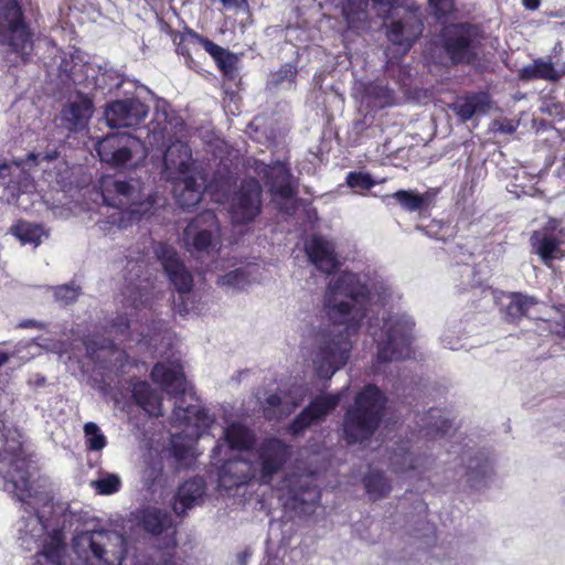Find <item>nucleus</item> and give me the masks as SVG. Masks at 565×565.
I'll return each instance as SVG.
<instances>
[{
	"label": "nucleus",
	"mask_w": 565,
	"mask_h": 565,
	"mask_svg": "<svg viewBox=\"0 0 565 565\" xmlns=\"http://www.w3.org/2000/svg\"><path fill=\"white\" fill-rule=\"evenodd\" d=\"M24 459L4 457L0 476L21 502L22 515L15 524V540L25 551H35L34 565H66V532L78 521L65 503L53 502L44 480L29 481Z\"/></svg>",
	"instance_id": "f257e3e1"
},
{
	"label": "nucleus",
	"mask_w": 565,
	"mask_h": 565,
	"mask_svg": "<svg viewBox=\"0 0 565 565\" xmlns=\"http://www.w3.org/2000/svg\"><path fill=\"white\" fill-rule=\"evenodd\" d=\"M365 274L342 271L333 277L324 296V307L334 330L321 333L312 353V365L318 377L331 379L348 361L352 349L351 338L375 308L384 306L386 288L371 290Z\"/></svg>",
	"instance_id": "f03ea898"
},
{
	"label": "nucleus",
	"mask_w": 565,
	"mask_h": 565,
	"mask_svg": "<svg viewBox=\"0 0 565 565\" xmlns=\"http://www.w3.org/2000/svg\"><path fill=\"white\" fill-rule=\"evenodd\" d=\"M151 379L168 395L182 396L173 409L174 425L182 428V434L172 435L171 446L178 460L193 458L195 456L194 444L210 428L212 418L199 404L190 403L184 406L186 397L191 401H194L195 397L186 383L183 367L179 361L157 363L152 369Z\"/></svg>",
	"instance_id": "7ed1b4c3"
},
{
	"label": "nucleus",
	"mask_w": 565,
	"mask_h": 565,
	"mask_svg": "<svg viewBox=\"0 0 565 565\" xmlns=\"http://www.w3.org/2000/svg\"><path fill=\"white\" fill-rule=\"evenodd\" d=\"M185 125L183 119L164 99L154 105L153 118L147 126V139L150 148L162 149L166 177L177 181L183 175L201 172L192 159V150L184 141Z\"/></svg>",
	"instance_id": "20e7f679"
},
{
	"label": "nucleus",
	"mask_w": 565,
	"mask_h": 565,
	"mask_svg": "<svg viewBox=\"0 0 565 565\" xmlns=\"http://www.w3.org/2000/svg\"><path fill=\"white\" fill-rule=\"evenodd\" d=\"M254 443L255 436L250 429L239 423H232L224 430V443H218L214 447L213 455L220 461L228 450L245 452L248 457L253 456L257 479L267 484L290 458V447L280 439L270 437L266 438L255 451H250Z\"/></svg>",
	"instance_id": "39448f33"
},
{
	"label": "nucleus",
	"mask_w": 565,
	"mask_h": 565,
	"mask_svg": "<svg viewBox=\"0 0 565 565\" xmlns=\"http://www.w3.org/2000/svg\"><path fill=\"white\" fill-rule=\"evenodd\" d=\"M100 195L105 213L113 210L105 223L118 228L127 226L128 222L138 218L152 206V202L145 198L140 183L136 180L104 177L100 180Z\"/></svg>",
	"instance_id": "423d86ee"
},
{
	"label": "nucleus",
	"mask_w": 565,
	"mask_h": 565,
	"mask_svg": "<svg viewBox=\"0 0 565 565\" xmlns=\"http://www.w3.org/2000/svg\"><path fill=\"white\" fill-rule=\"evenodd\" d=\"M73 550L84 565H122L128 540L116 531H84L73 537Z\"/></svg>",
	"instance_id": "0eeeda50"
},
{
	"label": "nucleus",
	"mask_w": 565,
	"mask_h": 565,
	"mask_svg": "<svg viewBox=\"0 0 565 565\" xmlns=\"http://www.w3.org/2000/svg\"><path fill=\"white\" fill-rule=\"evenodd\" d=\"M383 326L372 332L377 342V353L373 364L374 372H381L384 364L411 358L414 339V321L405 313L382 315Z\"/></svg>",
	"instance_id": "6e6552de"
},
{
	"label": "nucleus",
	"mask_w": 565,
	"mask_h": 565,
	"mask_svg": "<svg viewBox=\"0 0 565 565\" xmlns=\"http://www.w3.org/2000/svg\"><path fill=\"white\" fill-rule=\"evenodd\" d=\"M384 396L374 385H366L356 396L354 405L347 412L343 431L349 444L369 438L379 425Z\"/></svg>",
	"instance_id": "1a4fd4ad"
},
{
	"label": "nucleus",
	"mask_w": 565,
	"mask_h": 565,
	"mask_svg": "<svg viewBox=\"0 0 565 565\" xmlns=\"http://www.w3.org/2000/svg\"><path fill=\"white\" fill-rule=\"evenodd\" d=\"M149 143L127 132L110 134L96 143L102 162L115 169H136L145 163Z\"/></svg>",
	"instance_id": "9d476101"
},
{
	"label": "nucleus",
	"mask_w": 565,
	"mask_h": 565,
	"mask_svg": "<svg viewBox=\"0 0 565 565\" xmlns=\"http://www.w3.org/2000/svg\"><path fill=\"white\" fill-rule=\"evenodd\" d=\"M0 44L25 60L33 51L32 32L24 20L21 0H0Z\"/></svg>",
	"instance_id": "9b49d317"
},
{
	"label": "nucleus",
	"mask_w": 565,
	"mask_h": 565,
	"mask_svg": "<svg viewBox=\"0 0 565 565\" xmlns=\"http://www.w3.org/2000/svg\"><path fill=\"white\" fill-rule=\"evenodd\" d=\"M153 252L160 260L169 280L179 292L178 300H174L175 308L181 316L189 315L196 310L192 300V275L186 270L180 260L178 253L170 245L158 242L153 244Z\"/></svg>",
	"instance_id": "f8f14e48"
},
{
	"label": "nucleus",
	"mask_w": 565,
	"mask_h": 565,
	"mask_svg": "<svg viewBox=\"0 0 565 565\" xmlns=\"http://www.w3.org/2000/svg\"><path fill=\"white\" fill-rule=\"evenodd\" d=\"M188 250L196 257L211 255L221 248V227L216 215L205 211L194 217L183 232Z\"/></svg>",
	"instance_id": "ddd939ff"
},
{
	"label": "nucleus",
	"mask_w": 565,
	"mask_h": 565,
	"mask_svg": "<svg viewBox=\"0 0 565 565\" xmlns=\"http://www.w3.org/2000/svg\"><path fill=\"white\" fill-rule=\"evenodd\" d=\"M443 46L454 64H473L480 53L481 35L470 24H452L443 30Z\"/></svg>",
	"instance_id": "4468645a"
},
{
	"label": "nucleus",
	"mask_w": 565,
	"mask_h": 565,
	"mask_svg": "<svg viewBox=\"0 0 565 565\" xmlns=\"http://www.w3.org/2000/svg\"><path fill=\"white\" fill-rule=\"evenodd\" d=\"M254 170L266 180L273 200L279 209L290 213L296 206V190L292 175L287 166L279 161L273 164L255 161Z\"/></svg>",
	"instance_id": "2eb2a0df"
},
{
	"label": "nucleus",
	"mask_w": 565,
	"mask_h": 565,
	"mask_svg": "<svg viewBox=\"0 0 565 565\" xmlns=\"http://www.w3.org/2000/svg\"><path fill=\"white\" fill-rule=\"evenodd\" d=\"M262 207V188L255 179L245 180L228 204L233 223L243 224L255 220Z\"/></svg>",
	"instance_id": "dca6fc26"
},
{
	"label": "nucleus",
	"mask_w": 565,
	"mask_h": 565,
	"mask_svg": "<svg viewBox=\"0 0 565 565\" xmlns=\"http://www.w3.org/2000/svg\"><path fill=\"white\" fill-rule=\"evenodd\" d=\"M530 241L545 265L565 256V228L559 226L557 220H550L543 228L533 232Z\"/></svg>",
	"instance_id": "f3484780"
},
{
	"label": "nucleus",
	"mask_w": 565,
	"mask_h": 565,
	"mask_svg": "<svg viewBox=\"0 0 565 565\" xmlns=\"http://www.w3.org/2000/svg\"><path fill=\"white\" fill-rule=\"evenodd\" d=\"M423 32L418 9L405 10L403 15L387 25L386 36L399 55L406 54Z\"/></svg>",
	"instance_id": "a211bd4d"
},
{
	"label": "nucleus",
	"mask_w": 565,
	"mask_h": 565,
	"mask_svg": "<svg viewBox=\"0 0 565 565\" xmlns=\"http://www.w3.org/2000/svg\"><path fill=\"white\" fill-rule=\"evenodd\" d=\"M148 107L136 98L115 100L105 110V118L111 128L136 127L148 115Z\"/></svg>",
	"instance_id": "6ab92c4d"
},
{
	"label": "nucleus",
	"mask_w": 565,
	"mask_h": 565,
	"mask_svg": "<svg viewBox=\"0 0 565 565\" xmlns=\"http://www.w3.org/2000/svg\"><path fill=\"white\" fill-rule=\"evenodd\" d=\"M285 504L300 510L301 513L311 512L312 508L319 502L320 492L312 484L310 476H301L295 480H286Z\"/></svg>",
	"instance_id": "aec40b11"
},
{
	"label": "nucleus",
	"mask_w": 565,
	"mask_h": 565,
	"mask_svg": "<svg viewBox=\"0 0 565 565\" xmlns=\"http://www.w3.org/2000/svg\"><path fill=\"white\" fill-rule=\"evenodd\" d=\"M136 519L142 529L153 536L163 535V547L175 545V530L167 512L148 507L137 512Z\"/></svg>",
	"instance_id": "412c9836"
},
{
	"label": "nucleus",
	"mask_w": 565,
	"mask_h": 565,
	"mask_svg": "<svg viewBox=\"0 0 565 565\" xmlns=\"http://www.w3.org/2000/svg\"><path fill=\"white\" fill-rule=\"evenodd\" d=\"M306 395L307 388L300 384H295L280 395L268 396L264 405L265 417L273 420L288 416L302 403Z\"/></svg>",
	"instance_id": "4be33fe9"
},
{
	"label": "nucleus",
	"mask_w": 565,
	"mask_h": 565,
	"mask_svg": "<svg viewBox=\"0 0 565 565\" xmlns=\"http://www.w3.org/2000/svg\"><path fill=\"white\" fill-rule=\"evenodd\" d=\"M341 398L342 393L317 397L294 419L289 428L290 431L294 435L302 433L308 426L322 419L327 414L333 411Z\"/></svg>",
	"instance_id": "5701e85b"
},
{
	"label": "nucleus",
	"mask_w": 565,
	"mask_h": 565,
	"mask_svg": "<svg viewBox=\"0 0 565 565\" xmlns=\"http://www.w3.org/2000/svg\"><path fill=\"white\" fill-rule=\"evenodd\" d=\"M253 478H257L253 461L242 457L226 459L218 476L220 484L226 489L245 484Z\"/></svg>",
	"instance_id": "b1692460"
},
{
	"label": "nucleus",
	"mask_w": 565,
	"mask_h": 565,
	"mask_svg": "<svg viewBox=\"0 0 565 565\" xmlns=\"http://www.w3.org/2000/svg\"><path fill=\"white\" fill-rule=\"evenodd\" d=\"M70 79L76 85H84L87 88H106L108 77L110 76L106 70L92 62H74L73 66L64 70Z\"/></svg>",
	"instance_id": "393cba45"
},
{
	"label": "nucleus",
	"mask_w": 565,
	"mask_h": 565,
	"mask_svg": "<svg viewBox=\"0 0 565 565\" xmlns=\"http://www.w3.org/2000/svg\"><path fill=\"white\" fill-rule=\"evenodd\" d=\"M305 249L310 262L320 271L331 274L339 266L333 244L323 237L312 236L306 242Z\"/></svg>",
	"instance_id": "a878e982"
},
{
	"label": "nucleus",
	"mask_w": 565,
	"mask_h": 565,
	"mask_svg": "<svg viewBox=\"0 0 565 565\" xmlns=\"http://www.w3.org/2000/svg\"><path fill=\"white\" fill-rule=\"evenodd\" d=\"M93 111L92 99L83 94H77L63 108L62 120L71 130L82 129L90 119Z\"/></svg>",
	"instance_id": "bb28decb"
},
{
	"label": "nucleus",
	"mask_w": 565,
	"mask_h": 565,
	"mask_svg": "<svg viewBox=\"0 0 565 565\" xmlns=\"http://www.w3.org/2000/svg\"><path fill=\"white\" fill-rule=\"evenodd\" d=\"M179 184L174 186V195L178 203L182 207L195 206L202 198L203 186L206 182L205 177L201 172L183 175Z\"/></svg>",
	"instance_id": "cd10ccee"
},
{
	"label": "nucleus",
	"mask_w": 565,
	"mask_h": 565,
	"mask_svg": "<svg viewBox=\"0 0 565 565\" xmlns=\"http://www.w3.org/2000/svg\"><path fill=\"white\" fill-rule=\"evenodd\" d=\"M490 108V97L486 93H476L458 98L452 105L451 109L466 121L473 117L476 114H484Z\"/></svg>",
	"instance_id": "c85d7f7f"
},
{
	"label": "nucleus",
	"mask_w": 565,
	"mask_h": 565,
	"mask_svg": "<svg viewBox=\"0 0 565 565\" xmlns=\"http://www.w3.org/2000/svg\"><path fill=\"white\" fill-rule=\"evenodd\" d=\"M521 74L525 79L541 78L556 82L565 76V62L554 64L550 60L537 58L531 65L524 66Z\"/></svg>",
	"instance_id": "c756f323"
},
{
	"label": "nucleus",
	"mask_w": 565,
	"mask_h": 565,
	"mask_svg": "<svg viewBox=\"0 0 565 565\" xmlns=\"http://www.w3.org/2000/svg\"><path fill=\"white\" fill-rule=\"evenodd\" d=\"M204 493V483L201 479L185 481L178 490L173 510L178 515H182L188 509H191Z\"/></svg>",
	"instance_id": "7c9ffc66"
},
{
	"label": "nucleus",
	"mask_w": 565,
	"mask_h": 565,
	"mask_svg": "<svg viewBox=\"0 0 565 565\" xmlns=\"http://www.w3.org/2000/svg\"><path fill=\"white\" fill-rule=\"evenodd\" d=\"M132 396L136 403L150 416L162 415L161 395L151 388L147 382H138L134 385Z\"/></svg>",
	"instance_id": "2f4dec72"
},
{
	"label": "nucleus",
	"mask_w": 565,
	"mask_h": 565,
	"mask_svg": "<svg viewBox=\"0 0 565 565\" xmlns=\"http://www.w3.org/2000/svg\"><path fill=\"white\" fill-rule=\"evenodd\" d=\"M392 198L407 212H422L427 210L434 202L433 192L417 193L412 190H398Z\"/></svg>",
	"instance_id": "473e14b6"
},
{
	"label": "nucleus",
	"mask_w": 565,
	"mask_h": 565,
	"mask_svg": "<svg viewBox=\"0 0 565 565\" xmlns=\"http://www.w3.org/2000/svg\"><path fill=\"white\" fill-rule=\"evenodd\" d=\"M508 302L504 305V313L507 320L515 322L523 316H526L531 308L536 306L539 302L535 298L514 292L507 296Z\"/></svg>",
	"instance_id": "72a5a7b5"
},
{
	"label": "nucleus",
	"mask_w": 565,
	"mask_h": 565,
	"mask_svg": "<svg viewBox=\"0 0 565 565\" xmlns=\"http://www.w3.org/2000/svg\"><path fill=\"white\" fill-rule=\"evenodd\" d=\"M253 271L254 266L252 265L236 268L218 277L217 285L227 290H242L252 284Z\"/></svg>",
	"instance_id": "f704fd0d"
},
{
	"label": "nucleus",
	"mask_w": 565,
	"mask_h": 565,
	"mask_svg": "<svg viewBox=\"0 0 565 565\" xmlns=\"http://www.w3.org/2000/svg\"><path fill=\"white\" fill-rule=\"evenodd\" d=\"M204 50L214 58L217 66L225 74L232 73L237 62L236 56L212 41L204 42Z\"/></svg>",
	"instance_id": "c9c22d12"
},
{
	"label": "nucleus",
	"mask_w": 565,
	"mask_h": 565,
	"mask_svg": "<svg viewBox=\"0 0 565 565\" xmlns=\"http://www.w3.org/2000/svg\"><path fill=\"white\" fill-rule=\"evenodd\" d=\"M12 231L23 245L33 244L34 247L41 243L42 237L45 235V232L40 225L28 222H19Z\"/></svg>",
	"instance_id": "e433bc0d"
},
{
	"label": "nucleus",
	"mask_w": 565,
	"mask_h": 565,
	"mask_svg": "<svg viewBox=\"0 0 565 565\" xmlns=\"http://www.w3.org/2000/svg\"><path fill=\"white\" fill-rule=\"evenodd\" d=\"M364 486L372 500H377L391 491V487L379 471H371L364 479Z\"/></svg>",
	"instance_id": "4c0bfd02"
},
{
	"label": "nucleus",
	"mask_w": 565,
	"mask_h": 565,
	"mask_svg": "<svg viewBox=\"0 0 565 565\" xmlns=\"http://www.w3.org/2000/svg\"><path fill=\"white\" fill-rule=\"evenodd\" d=\"M90 486L98 494L110 495L120 490L121 479L117 473L100 472L99 477L90 482Z\"/></svg>",
	"instance_id": "58836bf2"
},
{
	"label": "nucleus",
	"mask_w": 565,
	"mask_h": 565,
	"mask_svg": "<svg viewBox=\"0 0 565 565\" xmlns=\"http://www.w3.org/2000/svg\"><path fill=\"white\" fill-rule=\"evenodd\" d=\"M367 103L374 107H385L393 103L392 90L382 84H370L365 89Z\"/></svg>",
	"instance_id": "ea45409f"
},
{
	"label": "nucleus",
	"mask_w": 565,
	"mask_h": 565,
	"mask_svg": "<svg viewBox=\"0 0 565 565\" xmlns=\"http://www.w3.org/2000/svg\"><path fill=\"white\" fill-rule=\"evenodd\" d=\"M206 41L209 40L198 35L196 33H189L181 38V41L179 42L177 47V52L184 56L186 64L190 65L192 51L199 47L204 49V42Z\"/></svg>",
	"instance_id": "a19ab883"
},
{
	"label": "nucleus",
	"mask_w": 565,
	"mask_h": 565,
	"mask_svg": "<svg viewBox=\"0 0 565 565\" xmlns=\"http://www.w3.org/2000/svg\"><path fill=\"white\" fill-rule=\"evenodd\" d=\"M84 434L86 445L89 450L100 451L106 446V437L95 423H86L84 426Z\"/></svg>",
	"instance_id": "79ce46f5"
},
{
	"label": "nucleus",
	"mask_w": 565,
	"mask_h": 565,
	"mask_svg": "<svg viewBox=\"0 0 565 565\" xmlns=\"http://www.w3.org/2000/svg\"><path fill=\"white\" fill-rule=\"evenodd\" d=\"M126 307L139 310L141 307L149 305L150 298L146 287H136L128 290L125 295Z\"/></svg>",
	"instance_id": "37998d69"
},
{
	"label": "nucleus",
	"mask_w": 565,
	"mask_h": 565,
	"mask_svg": "<svg viewBox=\"0 0 565 565\" xmlns=\"http://www.w3.org/2000/svg\"><path fill=\"white\" fill-rule=\"evenodd\" d=\"M356 0H345L343 3V15L350 28H356V23L366 19V13L360 1L358 9L354 8Z\"/></svg>",
	"instance_id": "c03bdc74"
},
{
	"label": "nucleus",
	"mask_w": 565,
	"mask_h": 565,
	"mask_svg": "<svg viewBox=\"0 0 565 565\" xmlns=\"http://www.w3.org/2000/svg\"><path fill=\"white\" fill-rule=\"evenodd\" d=\"M347 184L356 193H361L371 189L375 182L369 173L365 172H350L347 175Z\"/></svg>",
	"instance_id": "a18cd8bd"
},
{
	"label": "nucleus",
	"mask_w": 565,
	"mask_h": 565,
	"mask_svg": "<svg viewBox=\"0 0 565 565\" xmlns=\"http://www.w3.org/2000/svg\"><path fill=\"white\" fill-rule=\"evenodd\" d=\"M416 458L411 452L396 454L392 458V466L396 473H406L409 470L416 469Z\"/></svg>",
	"instance_id": "49530a36"
},
{
	"label": "nucleus",
	"mask_w": 565,
	"mask_h": 565,
	"mask_svg": "<svg viewBox=\"0 0 565 565\" xmlns=\"http://www.w3.org/2000/svg\"><path fill=\"white\" fill-rule=\"evenodd\" d=\"M54 296L61 303L68 305L78 297V288L70 285L60 286L55 288Z\"/></svg>",
	"instance_id": "de8ad7c7"
},
{
	"label": "nucleus",
	"mask_w": 565,
	"mask_h": 565,
	"mask_svg": "<svg viewBox=\"0 0 565 565\" xmlns=\"http://www.w3.org/2000/svg\"><path fill=\"white\" fill-rule=\"evenodd\" d=\"M434 14L440 19L448 15L454 10L452 0H428Z\"/></svg>",
	"instance_id": "09e8293b"
},
{
	"label": "nucleus",
	"mask_w": 565,
	"mask_h": 565,
	"mask_svg": "<svg viewBox=\"0 0 565 565\" xmlns=\"http://www.w3.org/2000/svg\"><path fill=\"white\" fill-rule=\"evenodd\" d=\"M429 418L437 419L433 424V428H435L436 431H440L441 434H446L451 426L448 419L441 417L440 411H437V409L430 411Z\"/></svg>",
	"instance_id": "8fccbe9b"
},
{
	"label": "nucleus",
	"mask_w": 565,
	"mask_h": 565,
	"mask_svg": "<svg viewBox=\"0 0 565 565\" xmlns=\"http://www.w3.org/2000/svg\"><path fill=\"white\" fill-rule=\"evenodd\" d=\"M296 78V70L291 65H285L276 75L275 83L282 84L287 82L291 84Z\"/></svg>",
	"instance_id": "3c124183"
},
{
	"label": "nucleus",
	"mask_w": 565,
	"mask_h": 565,
	"mask_svg": "<svg viewBox=\"0 0 565 565\" xmlns=\"http://www.w3.org/2000/svg\"><path fill=\"white\" fill-rule=\"evenodd\" d=\"M129 327V320L126 317L119 316L113 321L109 332L116 337H120L125 334Z\"/></svg>",
	"instance_id": "603ef678"
},
{
	"label": "nucleus",
	"mask_w": 565,
	"mask_h": 565,
	"mask_svg": "<svg viewBox=\"0 0 565 565\" xmlns=\"http://www.w3.org/2000/svg\"><path fill=\"white\" fill-rule=\"evenodd\" d=\"M55 159H57V152L56 151L46 152V153H42V152L33 153L32 152V153H30L28 156V161H32V162H34L36 164L42 163L44 161L50 162V161L55 160Z\"/></svg>",
	"instance_id": "864d4df0"
},
{
	"label": "nucleus",
	"mask_w": 565,
	"mask_h": 565,
	"mask_svg": "<svg viewBox=\"0 0 565 565\" xmlns=\"http://www.w3.org/2000/svg\"><path fill=\"white\" fill-rule=\"evenodd\" d=\"M56 168H57V172L55 175L56 183L64 186L68 179V177L66 175L67 164L64 161H58Z\"/></svg>",
	"instance_id": "5fc2aeb1"
},
{
	"label": "nucleus",
	"mask_w": 565,
	"mask_h": 565,
	"mask_svg": "<svg viewBox=\"0 0 565 565\" xmlns=\"http://www.w3.org/2000/svg\"><path fill=\"white\" fill-rule=\"evenodd\" d=\"M84 344H85L87 351L90 352L92 354L95 353L98 350H106V349H108V347L109 348L111 347V342L110 341L108 342V344H106L105 341H103V343H98V342H96L93 339L85 340Z\"/></svg>",
	"instance_id": "6e6d98bb"
},
{
	"label": "nucleus",
	"mask_w": 565,
	"mask_h": 565,
	"mask_svg": "<svg viewBox=\"0 0 565 565\" xmlns=\"http://www.w3.org/2000/svg\"><path fill=\"white\" fill-rule=\"evenodd\" d=\"M555 311L559 316V324L562 327L561 329L556 330V332L563 338H565V305L555 308Z\"/></svg>",
	"instance_id": "4d7b16f0"
},
{
	"label": "nucleus",
	"mask_w": 565,
	"mask_h": 565,
	"mask_svg": "<svg viewBox=\"0 0 565 565\" xmlns=\"http://www.w3.org/2000/svg\"><path fill=\"white\" fill-rule=\"evenodd\" d=\"M226 9H238L246 6V0H220Z\"/></svg>",
	"instance_id": "13d9d810"
},
{
	"label": "nucleus",
	"mask_w": 565,
	"mask_h": 565,
	"mask_svg": "<svg viewBox=\"0 0 565 565\" xmlns=\"http://www.w3.org/2000/svg\"><path fill=\"white\" fill-rule=\"evenodd\" d=\"M224 186L225 184L224 183H218L217 181L209 184L206 188H205V191L211 193L212 195H216V192L217 191H223L224 190ZM217 196H215V201H217Z\"/></svg>",
	"instance_id": "bf43d9fd"
},
{
	"label": "nucleus",
	"mask_w": 565,
	"mask_h": 565,
	"mask_svg": "<svg viewBox=\"0 0 565 565\" xmlns=\"http://www.w3.org/2000/svg\"><path fill=\"white\" fill-rule=\"evenodd\" d=\"M375 4L387 7L388 9L397 7L402 0H372Z\"/></svg>",
	"instance_id": "052dcab7"
},
{
	"label": "nucleus",
	"mask_w": 565,
	"mask_h": 565,
	"mask_svg": "<svg viewBox=\"0 0 565 565\" xmlns=\"http://www.w3.org/2000/svg\"><path fill=\"white\" fill-rule=\"evenodd\" d=\"M13 169L19 170L20 163L14 161L11 164L0 166V177H4L7 171L11 172Z\"/></svg>",
	"instance_id": "680f3d73"
},
{
	"label": "nucleus",
	"mask_w": 565,
	"mask_h": 565,
	"mask_svg": "<svg viewBox=\"0 0 565 565\" xmlns=\"http://www.w3.org/2000/svg\"><path fill=\"white\" fill-rule=\"evenodd\" d=\"M522 3L529 10H536L540 7L541 0H522Z\"/></svg>",
	"instance_id": "e2e57ef3"
},
{
	"label": "nucleus",
	"mask_w": 565,
	"mask_h": 565,
	"mask_svg": "<svg viewBox=\"0 0 565 565\" xmlns=\"http://www.w3.org/2000/svg\"><path fill=\"white\" fill-rule=\"evenodd\" d=\"M498 129L502 132L510 134L514 131V126L511 122H508L507 125L501 124Z\"/></svg>",
	"instance_id": "0e129e2a"
},
{
	"label": "nucleus",
	"mask_w": 565,
	"mask_h": 565,
	"mask_svg": "<svg viewBox=\"0 0 565 565\" xmlns=\"http://www.w3.org/2000/svg\"><path fill=\"white\" fill-rule=\"evenodd\" d=\"M135 565H154L153 561L149 557L138 558Z\"/></svg>",
	"instance_id": "69168bd1"
},
{
	"label": "nucleus",
	"mask_w": 565,
	"mask_h": 565,
	"mask_svg": "<svg viewBox=\"0 0 565 565\" xmlns=\"http://www.w3.org/2000/svg\"><path fill=\"white\" fill-rule=\"evenodd\" d=\"M9 360V355L4 352H0V366L7 363Z\"/></svg>",
	"instance_id": "338daca9"
},
{
	"label": "nucleus",
	"mask_w": 565,
	"mask_h": 565,
	"mask_svg": "<svg viewBox=\"0 0 565 565\" xmlns=\"http://www.w3.org/2000/svg\"><path fill=\"white\" fill-rule=\"evenodd\" d=\"M52 350L56 353H58L60 355L63 354V350L61 349V345H56L54 344V347L52 348Z\"/></svg>",
	"instance_id": "774afa93"
}]
</instances>
